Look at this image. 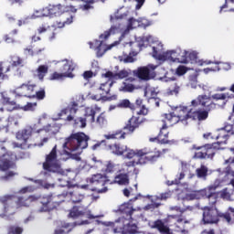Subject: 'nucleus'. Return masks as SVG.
Segmentation results:
<instances>
[{"label": "nucleus", "mask_w": 234, "mask_h": 234, "mask_svg": "<svg viewBox=\"0 0 234 234\" xmlns=\"http://www.w3.org/2000/svg\"><path fill=\"white\" fill-rule=\"evenodd\" d=\"M226 100H228V93H214L211 96L201 94L191 101L190 109L187 106H183L176 112L163 114L161 121L163 125L158 134L161 144H169V140H167L169 133H165V138H162L164 130L173 127L176 123L187 125V120L206 122L212 111H215L217 107H224L226 105Z\"/></svg>", "instance_id": "obj_1"}, {"label": "nucleus", "mask_w": 234, "mask_h": 234, "mask_svg": "<svg viewBox=\"0 0 234 234\" xmlns=\"http://www.w3.org/2000/svg\"><path fill=\"white\" fill-rule=\"evenodd\" d=\"M108 150L112 154H115L116 156H125L128 160H131L134 157L138 158L136 164L140 165H144L145 164H154L158 162L159 158H162L165 153L169 152V149L165 148L162 151L154 148L152 150L151 148H143L139 150H133L129 148L125 144H122L120 143H115L108 145Z\"/></svg>", "instance_id": "obj_2"}, {"label": "nucleus", "mask_w": 234, "mask_h": 234, "mask_svg": "<svg viewBox=\"0 0 234 234\" xmlns=\"http://www.w3.org/2000/svg\"><path fill=\"white\" fill-rule=\"evenodd\" d=\"M14 195H5L0 197V203L4 206L3 211L6 215H15L16 209L20 207H30L33 202H37V196L30 195L27 197H18L16 201ZM16 204V206L14 205Z\"/></svg>", "instance_id": "obj_3"}, {"label": "nucleus", "mask_w": 234, "mask_h": 234, "mask_svg": "<svg viewBox=\"0 0 234 234\" xmlns=\"http://www.w3.org/2000/svg\"><path fill=\"white\" fill-rule=\"evenodd\" d=\"M89 140L90 137L83 132H78L71 133L68 138L65 139L63 144V150L66 154H70L75 151H83L89 147Z\"/></svg>", "instance_id": "obj_4"}, {"label": "nucleus", "mask_w": 234, "mask_h": 234, "mask_svg": "<svg viewBox=\"0 0 234 234\" xmlns=\"http://www.w3.org/2000/svg\"><path fill=\"white\" fill-rule=\"evenodd\" d=\"M43 17H59L63 16L62 22H58V27L63 28L65 25H70L74 21V16L69 14H65V7L58 4V5H48L45 8H43V14L41 15Z\"/></svg>", "instance_id": "obj_5"}, {"label": "nucleus", "mask_w": 234, "mask_h": 234, "mask_svg": "<svg viewBox=\"0 0 234 234\" xmlns=\"http://www.w3.org/2000/svg\"><path fill=\"white\" fill-rule=\"evenodd\" d=\"M43 169L46 173H57L58 175H62L63 168L58 160V144L52 148L50 153L46 155V160L43 163Z\"/></svg>", "instance_id": "obj_6"}, {"label": "nucleus", "mask_w": 234, "mask_h": 234, "mask_svg": "<svg viewBox=\"0 0 234 234\" xmlns=\"http://www.w3.org/2000/svg\"><path fill=\"white\" fill-rule=\"evenodd\" d=\"M37 212L38 213H50L56 207H58L61 201H58L57 197L52 195L43 196L42 197H37Z\"/></svg>", "instance_id": "obj_7"}, {"label": "nucleus", "mask_w": 234, "mask_h": 234, "mask_svg": "<svg viewBox=\"0 0 234 234\" xmlns=\"http://www.w3.org/2000/svg\"><path fill=\"white\" fill-rule=\"evenodd\" d=\"M95 116H96V110L92 107H87L85 109L84 117H77L74 119L72 115H69L67 117L68 122H72L73 120V125L76 128L79 129H85L87 127V120L90 122V123H94L95 122Z\"/></svg>", "instance_id": "obj_8"}, {"label": "nucleus", "mask_w": 234, "mask_h": 234, "mask_svg": "<svg viewBox=\"0 0 234 234\" xmlns=\"http://www.w3.org/2000/svg\"><path fill=\"white\" fill-rule=\"evenodd\" d=\"M90 184L94 186L91 191H96V193H107L108 188L107 184H111V179L103 174H96L90 179Z\"/></svg>", "instance_id": "obj_9"}, {"label": "nucleus", "mask_w": 234, "mask_h": 234, "mask_svg": "<svg viewBox=\"0 0 234 234\" xmlns=\"http://www.w3.org/2000/svg\"><path fill=\"white\" fill-rule=\"evenodd\" d=\"M0 171L6 172L9 169H17L16 162L12 159V155L6 152V147L0 145Z\"/></svg>", "instance_id": "obj_10"}, {"label": "nucleus", "mask_w": 234, "mask_h": 234, "mask_svg": "<svg viewBox=\"0 0 234 234\" xmlns=\"http://www.w3.org/2000/svg\"><path fill=\"white\" fill-rule=\"evenodd\" d=\"M147 119L145 117L139 116H132L123 126V131H127L129 134H133L136 129L140 128L142 123H145Z\"/></svg>", "instance_id": "obj_11"}, {"label": "nucleus", "mask_w": 234, "mask_h": 234, "mask_svg": "<svg viewBox=\"0 0 234 234\" xmlns=\"http://www.w3.org/2000/svg\"><path fill=\"white\" fill-rule=\"evenodd\" d=\"M223 172L225 175L234 176V147L229 148L224 155Z\"/></svg>", "instance_id": "obj_12"}, {"label": "nucleus", "mask_w": 234, "mask_h": 234, "mask_svg": "<svg viewBox=\"0 0 234 234\" xmlns=\"http://www.w3.org/2000/svg\"><path fill=\"white\" fill-rule=\"evenodd\" d=\"M156 69V66L154 65H148L146 67H141L138 69L133 71V75L139 80H143L144 81H149L154 76V70Z\"/></svg>", "instance_id": "obj_13"}, {"label": "nucleus", "mask_w": 234, "mask_h": 234, "mask_svg": "<svg viewBox=\"0 0 234 234\" xmlns=\"http://www.w3.org/2000/svg\"><path fill=\"white\" fill-rule=\"evenodd\" d=\"M165 61H173V63H183L187 65V53L181 52L178 54L175 50L166 51L165 52Z\"/></svg>", "instance_id": "obj_14"}, {"label": "nucleus", "mask_w": 234, "mask_h": 234, "mask_svg": "<svg viewBox=\"0 0 234 234\" xmlns=\"http://www.w3.org/2000/svg\"><path fill=\"white\" fill-rule=\"evenodd\" d=\"M203 224H218L220 219L218 218V211L211 207H206L203 209Z\"/></svg>", "instance_id": "obj_15"}, {"label": "nucleus", "mask_w": 234, "mask_h": 234, "mask_svg": "<svg viewBox=\"0 0 234 234\" xmlns=\"http://www.w3.org/2000/svg\"><path fill=\"white\" fill-rule=\"evenodd\" d=\"M36 84H25L23 83L20 87L16 88L15 92L16 93V96L24 97V98H34V92L36 90Z\"/></svg>", "instance_id": "obj_16"}, {"label": "nucleus", "mask_w": 234, "mask_h": 234, "mask_svg": "<svg viewBox=\"0 0 234 234\" xmlns=\"http://www.w3.org/2000/svg\"><path fill=\"white\" fill-rule=\"evenodd\" d=\"M217 143L213 144H207L206 147L207 150L206 152H201V153H195L194 158H197L199 160H206V158H209L210 160H213L216 153H217Z\"/></svg>", "instance_id": "obj_17"}, {"label": "nucleus", "mask_w": 234, "mask_h": 234, "mask_svg": "<svg viewBox=\"0 0 234 234\" xmlns=\"http://www.w3.org/2000/svg\"><path fill=\"white\" fill-rule=\"evenodd\" d=\"M218 187V186L217 185H210L206 188L200 190L198 194L203 198H207L208 200H214V202H217V198H218V193L217 192Z\"/></svg>", "instance_id": "obj_18"}, {"label": "nucleus", "mask_w": 234, "mask_h": 234, "mask_svg": "<svg viewBox=\"0 0 234 234\" xmlns=\"http://www.w3.org/2000/svg\"><path fill=\"white\" fill-rule=\"evenodd\" d=\"M61 67L59 69L60 72L64 75L65 78H74V74L72 72L74 71V65L70 60L64 59L60 61Z\"/></svg>", "instance_id": "obj_19"}, {"label": "nucleus", "mask_w": 234, "mask_h": 234, "mask_svg": "<svg viewBox=\"0 0 234 234\" xmlns=\"http://www.w3.org/2000/svg\"><path fill=\"white\" fill-rule=\"evenodd\" d=\"M132 111L136 112L138 116H147L149 114V109L144 104V100L140 98L136 99Z\"/></svg>", "instance_id": "obj_20"}, {"label": "nucleus", "mask_w": 234, "mask_h": 234, "mask_svg": "<svg viewBox=\"0 0 234 234\" xmlns=\"http://www.w3.org/2000/svg\"><path fill=\"white\" fill-rule=\"evenodd\" d=\"M103 78H109L110 80H125V78H129V71L127 69H122L119 72H112L111 70L102 74Z\"/></svg>", "instance_id": "obj_21"}, {"label": "nucleus", "mask_w": 234, "mask_h": 234, "mask_svg": "<svg viewBox=\"0 0 234 234\" xmlns=\"http://www.w3.org/2000/svg\"><path fill=\"white\" fill-rule=\"evenodd\" d=\"M1 103L5 107L8 112H12V111H16V109H17L16 101H12L6 93H2Z\"/></svg>", "instance_id": "obj_22"}, {"label": "nucleus", "mask_w": 234, "mask_h": 234, "mask_svg": "<svg viewBox=\"0 0 234 234\" xmlns=\"http://www.w3.org/2000/svg\"><path fill=\"white\" fill-rule=\"evenodd\" d=\"M72 204H81L85 200V195L79 188L69 193Z\"/></svg>", "instance_id": "obj_23"}, {"label": "nucleus", "mask_w": 234, "mask_h": 234, "mask_svg": "<svg viewBox=\"0 0 234 234\" xmlns=\"http://www.w3.org/2000/svg\"><path fill=\"white\" fill-rule=\"evenodd\" d=\"M37 41H41V37H37L36 35H34L31 37V48H26V52H28V54H34V52L36 54H39L40 52H43V50H45V48H36V44L34 43H37Z\"/></svg>", "instance_id": "obj_24"}, {"label": "nucleus", "mask_w": 234, "mask_h": 234, "mask_svg": "<svg viewBox=\"0 0 234 234\" xmlns=\"http://www.w3.org/2000/svg\"><path fill=\"white\" fill-rule=\"evenodd\" d=\"M152 228L154 229H156L159 231V233L161 234H173V232H171V229H169L165 223H164V221H162L161 219H157L154 222V224L152 225Z\"/></svg>", "instance_id": "obj_25"}, {"label": "nucleus", "mask_w": 234, "mask_h": 234, "mask_svg": "<svg viewBox=\"0 0 234 234\" xmlns=\"http://www.w3.org/2000/svg\"><path fill=\"white\" fill-rule=\"evenodd\" d=\"M33 133H37L34 127L29 126L18 133L16 138L23 140V144H27V140L32 136Z\"/></svg>", "instance_id": "obj_26"}, {"label": "nucleus", "mask_w": 234, "mask_h": 234, "mask_svg": "<svg viewBox=\"0 0 234 234\" xmlns=\"http://www.w3.org/2000/svg\"><path fill=\"white\" fill-rule=\"evenodd\" d=\"M164 50V46L158 44L157 46L153 47L152 56L154 59H158V61H165V52Z\"/></svg>", "instance_id": "obj_27"}, {"label": "nucleus", "mask_w": 234, "mask_h": 234, "mask_svg": "<svg viewBox=\"0 0 234 234\" xmlns=\"http://www.w3.org/2000/svg\"><path fill=\"white\" fill-rule=\"evenodd\" d=\"M72 229H74V225L67 222H60V224L55 229L54 234L70 233Z\"/></svg>", "instance_id": "obj_28"}, {"label": "nucleus", "mask_w": 234, "mask_h": 234, "mask_svg": "<svg viewBox=\"0 0 234 234\" xmlns=\"http://www.w3.org/2000/svg\"><path fill=\"white\" fill-rule=\"evenodd\" d=\"M126 133L123 130H116L112 133L104 134L106 140H125Z\"/></svg>", "instance_id": "obj_29"}, {"label": "nucleus", "mask_w": 234, "mask_h": 234, "mask_svg": "<svg viewBox=\"0 0 234 234\" xmlns=\"http://www.w3.org/2000/svg\"><path fill=\"white\" fill-rule=\"evenodd\" d=\"M96 43L98 45L95 48V50L97 51V58H101V56H103V54H105L107 50H111L112 47H116V45H118V42H115L114 44L107 46L105 48H103V41L96 40Z\"/></svg>", "instance_id": "obj_30"}, {"label": "nucleus", "mask_w": 234, "mask_h": 234, "mask_svg": "<svg viewBox=\"0 0 234 234\" xmlns=\"http://www.w3.org/2000/svg\"><path fill=\"white\" fill-rule=\"evenodd\" d=\"M129 175L128 174H119L115 176L113 181H110V184H118L119 186H129Z\"/></svg>", "instance_id": "obj_31"}, {"label": "nucleus", "mask_w": 234, "mask_h": 234, "mask_svg": "<svg viewBox=\"0 0 234 234\" xmlns=\"http://www.w3.org/2000/svg\"><path fill=\"white\" fill-rule=\"evenodd\" d=\"M119 211L133 220V213H134L136 209L133 208V205L124 203L119 207Z\"/></svg>", "instance_id": "obj_32"}, {"label": "nucleus", "mask_w": 234, "mask_h": 234, "mask_svg": "<svg viewBox=\"0 0 234 234\" xmlns=\"http://www.w3.org/2000/svg\"><path fill=\"white\" fill-rule=\"evenodd\" d=\"M83 209H85V206L81 204L80 206H74L69 212V217H71V218L81 217V215H83Z\"/></svg>", "instance_id": "obj_33"}, {"label": "nucleus", "mask_w": 234, "mask_h": 234, "mask_svg": "<svg viewBox=\"0 0 234 234\" xmlns=\"http://www.w3.org/2000/svg\"><path fill=\"white\" fill-rule=\"evenodd\" d=\"M48 74V66L47 65H40L37 69V76L40 81H43L45 80V77Z\"/></svg>", "instance_id": "obj_34"}, {"label": "nucleus", "mask_w": 234, "mask_h": 234, "mask_svg": "<svg viewBox=\"0 0 234 234\" xmlns=\"http://www.w3.org/2000/svg\"><path fill=\"white\" fill-rule=\"evenodd\" d=\"M231 131H233V125H226L224 128L221 129L219 134L217 136L218 140V138H223L224 142H226V140H228V137L229 136L228 133H231Z\"/></svg>", "instance_id": "obj_35"}, {"label": "nucleus", "mask_w": 234, "mask_h": 234, "mask_svg": "<svg viewBox=\"0 0 234 234\" xmlns=\"http://www.w3.org/2000/svg\"><path fill=\"white\" fill-rule=\"evenodd\" d=\"M116 107L117 109H130L133 111L134 109V103H131V101L128 99H123L116 104Z\"/></svg>", "instance_id": "obj_36"}, {"label": "nucleus", "mask_w": 234, "mask_h": 234, "mask_svg": "<svg viewBox=\"0 0 234 234\" xmlns=\"http://www.w3.org/2000/svg\"><path fill=\"white\" fill-rule=\"evenodd\" d=\"M219 197L222 200H227L228 202H233V198L231 197V192L228 188H223L221 191L218 192Z\"/></svg>", "instance_id": "obj_37"}, {"label": "nucleus", "mask_w": 234, "mask_h": 234, "mask_svg": "<svg viewBox=\"0 0 234 234\" xmlns=\"http://www.w3.org/2000/svg\"><path fill=\"white\" fill-rule=\"evenodd\" d=\"M23 231H25L23 227H19L16 225H10L7 228V234H23Z\"/></svg>", "instance_id": "obj_38"}, {"label": "nucleus", "mask_w": 234, "mask_h": 234, "mask_svg": "<svg viewBox=\"0 0 234 234\" xmlns=\"http://www.w3.org/2000/svg\"><path fill=\"white\" fill-rule=\"evenodd\" d=\"M118 32V27L116 26H112L109 30L105 31L103 34L100 36L101 39H109L112 34H116Z\"/></svg>", "instance_id": "obj_39"}, {"label": "nucleus", "mask_w": 234, "mask_h": 234, "mask_svg": "<svg viewBox=\"0 0 234 234\" xmlns=\"http://www.w3.org/2000/svg\"><path fill=\"white\" fill-rule=\"evenodd\" d=\"M180 92V87L178 84L174 83L172 84L167 90H166V94L167 96H173V94H178Z\"/></svg>", "instance_id": "obj_40"}, {"label": "nucleus", "mask_w": 234, "mask_h": 234, "mask_svg": "<svg viewBox=\"0 0 234 234\" xmlns=\"http://www.w3.org/2000/svg\"><path fill=\"white\" fill-rule=\"evenodd\" d=\"M197 178H206L207 176V168L206 165H201L196 170Z\"/></svg>", "instance_id": "obj_41"}, {"label": "nucleus", "mask_w": 234, "mask_h": 234, "mask_svg": "<svg viewBox=\"0 0 234 234\" xmlns=\"http://www.w3.org/2000/svg\"><path fill=\"white\" fill-rule=\"evenodd\" d=\"M186 53V59H187V63H189V61L191 63H197V59H198V53L197 51H191V52H187V51H184Z\"/></svg>", "instance_id": "obj_42"}, {"label": "nucleus", "mask_w": 234, "mask_h": 234, "mask_svg": "<svg viewBox=\"0 0 234 234\" xmlns=\"http://www.w3.org/2000/svg\"><path fill=\"white\" fill-rule=\"evenodd\" d=\"M182 222H184V219H182V218L177 219V224H176L175 231H176L177 233L186 234V233H187V231H186V228L184 227V225H182Z\"/></svg>", "instance_id": "obj_43"}, {"label": "nucleus", "mask_w": 234, "mask_h": 234, "mask_svg": "<svg viewBox=\"0 0 234 234\" xmlns=\"http://www.w3.org/2000/svg\"><path fill=\"white\" fill-rule=\"evenodd\" d=\"M173 197V191L168 190L165 193H161L159 196L156 197L155 200H167Z\"/></svg>", "instance_id": "obj_44"}, {"label": "nucleus", "mask_w": 234, "mask_h": 234, "mask_svg": "<svg viewBox=\"0 0 234 234\" xmlns=\"http://www.w3.org/2000/svg\"><path fill=\"white\" fill-rule=\"evenodd\" d=\"M11 67H23V58L17 56H13Z\"/></svg>", "instance_id": "obj_45"}, {"label": "nucleus", "mask_w": 234, "mask_h": 234, "mask_svg": "<svg viewBox=\"0 0 234 234\" xmlns=\"http://www.w3.org/2000/svg\"><path fill=\"white\" fill-rule=\"evenodd\" d=\"M218 218H222V220L228 222V224H231V214L229 212H218Z\"/></svg>", "instance_id": "obj_46"}, {"label": "nucleus", "mask_w": 234, "mask_h": 234, "mask_svg": "<svg viewBox=\"0 0 234 234\" xmlns=\"http://www.w3.org/2000/svg\"><path fill=\"white\" fill-rule=\"evenodd\" d=\"M134 85L123 82V86L120 88L122 92H133L134 90Z\"/></svg>", "instance_id": "obj_47"}, {"label": "nucleus", "mask_w": 234, "mask_h": 234, "mask_svg": "<svg viewBox=\"0 0 234 234\" xmlns=\"http://www.w3.org/2000/svg\"><path fill=\"white\" fill-rule=\"evenodd\" d=\"M96 123H98L100 127H103V125H107V118L105 117V113H101L97 117Z\"/></svg>", "instance_id": "obj_48"}, {"label": "nucleus", "mask_w": 234, "mask_h": 234, "mask_svg": "<svg viewBox=\"0 0 234 234\" xmlns=\"http://www.w3.org/2000/svg\"><path fill=\"white\" fill-rule=\"evenodd\" d=\"M34 98H36L38 101L45 100V97L47 96V93L45 92V89H40L38 91L34 93Z\"/></svg>", "instance_id": "obj_49"}, {"label": "nucleus", "mask_w": 234, "mask_h": 234, "mask_svg": "<svg viewBox=\"0 0 234 234\" xmlns=\"http://www.w3.org/2000/svg\"><path fill=\"white\" fill-rule=\"evenodd\" d=\"M138 53H134V51L130 52L129 56H126L124 58H121V61H123V63H134V58L133 56H136Z\"/></svg>", "instance_id": "obj_50"}, {"label": "nucleus", "mask_w": 234, "mask_h": 234, "mask_svg": "<svg viewBox=\"0 0 234 234\" xmlns=\"http://www.w3.org/2000/svg\"><path fill=\"white\" fill-rule=\"evenodd\" d=\"M36 107H37V102H27L24 107L23 111H36Z\"/></svg>", "instance_id": "obj_51"}, {"label": "nucleus", "mask_w": 234, "mask_h": 234, "mask_svg": "<svg viewBox=\"0 0 234 234\" xmlns=\"http://www.w3.org/2000/svg\"><path fill=\"white\" fill-rule=\"evenodd\" d=\"M42 131L48 133V136H52V124H48L44 126L42 129L37 130V133H42Z\"/></svg>", "instance_id": "obj_52"}, {"label": "nucleus", "mask_w": 234, "mask_h": 234, "mask_svg": "<svg viewBox=\"0 0 234 234\" xmlns=\"http://www.w3.org/2000/svg\"><path fill=\"white\" fill-rule=\"evenodd\" d=\"M185 177H186V174L184 172H181L177 179H176L175 181H171V183H169L168 181V186L178 185L180 184V180H184Z\"/></svg>", "instance_id": "obj_53"}, {"label": "nucleus", "mask_w": 234, "mask_h": 234, "mask_svg": "<svg viewBox=\"0 0 234 234\" xmlns=\"http://www.w3.org/2000/svg\"><path fill=\"white\" fill-rule=\"evenodd\" d=\"M116 171V165L112 162H108L106 165L105 173H114Z\"/></svg>", "instance_id": "obj_54"}, {"label": "nucleus", "mask_w": 234, "mask_h": 234, "mask_svg": "<svg viewBox=\"0 0 234 234\" xmlns=\"http://www.w3.org/2000/svg\"><path fill=\"white\" fill-rule=\"evenodd\" d=\"M17 176V172H14V171H8L5 173V175L4 176H2L3 180H12V178H14V176Z\"/></svg>", "instance_id": "obj_55"}, {"label": "nucleus", "mask_w": 234, "mask_h": 234, "mask_svg": "<svg viewBox=\"0 0 234 234\" xmlns=\"http://www.w3.org/2000/svg\"><path fill=\"white\" fill-rule=\"evenodd\" d=\"M198 151V152H196V153H206V151L207 150V147H206V144L205 145H202V146H197V144H194L192 145V151Z\"/></svg>", "instance_id": "obj_56"}, {"label": "nucleus", "mask_w": 234, "mask_h": 234, "mask_svg": "<svg viewBox=\"0 0 234 234\" xmlns=\"http://www.w3.org/2000/svg\"><path fill=\"white\" fill-rule=\"evenodd\" d=\"M48 28H50V26L46 25V24H42V25L37 29V34H39V35L45 34V32H47V30H48Z\"/></svg>", "instance_id": "obj_57"}, {"label": "nucleus", "mask_w": 234, "mask_h": 234, "mask_svg": "<svg viewBox=\"0 0 234 234\" xmlns=\"http://www.w3.org/2000/svg\"><path fill=\"white\" fill-rule=\"evenodd\" d=\"M61 78H65V75L62 72L58 73L55 71L53 74L50 75L49 80H61Z\"/></svg>", "instance_id": "obj_58"}, {"label": "nucleus", "mask_w": 234, "mask_h": 234, "mask_svg": "<svg viewBox=\"0 0 234 234\" xmlns=\"http://www.w3.org/2000/svg\"><path fill=\"white\" fill-rule=\"evenodd\" d=\"M186 72H187V68H186L185 66H179L176 69L177 76H184V74H186Z\"/></svg>", "instance_id": "obj_59"}, {"label": "nucleus", "mask_w": 234, "mask_h": 234, "mask_svg": "<svg viewBox=\"0 0 234 234\" xmlns=\"http://www.w3.org/2000/svg\"><path fill=\"white\" fill-rule=\"evenodd\" d=\"M70 114H76L78 112V104L76 101L71 102V106L69 108Z\"/></svg>", "instance_id": "obj_60"}, {"label": "nucleus", "mask_w": 234, "mask_h": 234, "mask_svg": "<svg viewBox=\"0 0 234 234\" xmlns=\"http://www.w3.org/2000/svg\"><path fill=\"white\" fill-rule=\"evenodd\" d=\"M82 76L84 80H90V78L94 76V72H92L91 70H87L83 72Z\"/></svg>", "instance_id": "obj_61"}, {"label": "nucleus", "mask_w": 234, "mask_h": 234, "mask_svg": "<svg viewBox=\"0 0 234 234\" xmlns=\"http://www.w3.org/2000/svg\"><path fill=\"white\" fill-rule=\"evenodd\" d=\"M4 40L5 41V43H15L16 42V38H14L12 37V35H5L4 36Z\"/></svg>", "instance_id": "obj_62"}, {"label": "nucleus", "mask_w": 234, "mask_h": 234, "mask_svg": "<svg viewBox=\"0 0 234 234\" xmlns=\"http://www.w3.org/2000/svg\"><path fill=\"white\" fill-rule=\"evenodd\" d=\"M86 3H87L86 5H81V7H80L81 10L87 11V10H90V9L94 8V6L90 5H92V3H88V2H86Z\"/></svg>", "instance_id": "obj_63"}, {"label": "nucleus", "mask_w": 234, "mask_h": 234, "mask_svg": "<svg viewBox=\"0 0 234 234\" xmlns=\"http://www.w3.org/2000/svg\"><path fill=\"white\" fill-rule=\"evenodd\" d=\"M31 191H32V186H25L20 189L19 193H21L22 195H25V193H31Z\"/></svg>", "instance_id": "obj_64"}]
</instances>
